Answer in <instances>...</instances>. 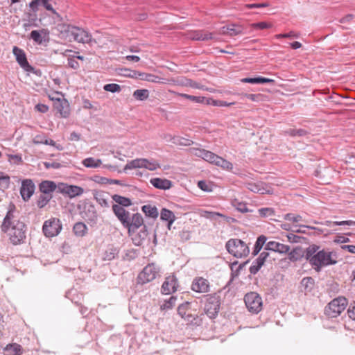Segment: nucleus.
I'll list each match as a JSON object with an SVG mask.
<instances>
[{"mask_svg": "<svg viewBox=\"0 0 355 355\" xmlns=\"http://www.w3.org/2000/svg\"><path fill=\"white\" fill-rule=\"evenodd\" d=\"M242 83H251V84H264V83H274L273 79L264 78V77H256V78H245L241 79Z\"/></svg>", "mask_w": 355, "mask_h": 355, "instance_id": "30", "label": "nucleus"}, {"mask_svg": "<svg viewBox=\"0 0 355 355\" xmlns=\"http://www.w3.org/2000/svg\"><path fill=\"white\" fill-rule=\"evenodd\" d=\"M150 182L154 187L162 190L169 189L172 187V182L167 179L154 178L150 179Z\"/></svg>", "mask_w": 355, "mask_h": 355, "instance_id": "26", "label": "nucleus"}, {"mask_svg": "<svg viewBox=\"0 0 355 355\" xmlns=\"http://www.w3.org/2000/svg\"><path fill=\"white\" fill-rule=\"evenodd\" d=\"M45 139H47L45 135H38L33 139V143L35 144H44Z\"/></svg>", "mask_w": 355, "mask_h": 355, "instance_id": "63", "label": "nucleus"}, {"mask_svg": "<svg viewBox=\"0 0 355 355\" xmlns=\"http://www.w3.org/2000/svg\"><path fill=\"white\" fill-rule=\"evenodd\" d=\"M112 200L117 203L116 205H119L123 207H128L132 205V202L130 198L121 196L119 195H113Z\"/></svg>", "mask_w": 355, "mask_h": 355, "instance_id": "39", "label": "nucleus"}, {"mask_svg": "<svg viewBox=\"0 0 355 355\" xmlns=\"http://www.w3.org/2000/svg\"><path fill=\"white\" fill-rule=\"evenodd\" d=\"M232 205L241 213H245L249 211L247 207V205L245 202H240L236 199H234L232 201Z\"/></svg>", "mask_w": 355, "mask_h": 355, "instance_id": "49", "label": "nucleus"}, {"mask_svg": "<svg viewBox=\"0 0 355 355\" xmlns=\"http://www.w3.org/2000/svg\"><path fill=\"white\" fill-rule=\"evenodd\" d=\"M29 6L33 12H36L38 10L39 6H42L46 10L51 11L53 14H57L52 5L49 3V0H32L29 3Z\"/></svg>", "mask_w": 355, "mask_h": 355, "instance_id": "23", "label": "nucleus"}, {"mask_svg": "<svg viewBox=\"0 0 355 355\" xmlns=\"http://www.w3.org/2000/svg\"><path fill=\"white\" fill-rule=\"evenodd\" d=\"M61 32L66 33L67 36L72 37L75 41L82 43H89L92 36L85 30L71 25H63Z\"/></svg>", "mask_w": 355, "mask_h": 355, "instance_id": "4", "label": "nucleus"}, {"mask_svg": "<svg viewBox=\"0 0 355 355\" xmlns=\"http://www.w3.org/2000/svg\"><path fill=\"white\" fill-rule=\"evenodd\" d=\"M93 194L95 200L101 207L105 208L110 207L111 195L109 192L102 190H94Z\"/></svg>", "mask_w": 355, "mask_h": 355, "instance_id": "20", "label": "nucleus"}, {"mask_svg": "<svg viewBox=\"0 0 355 355\" xmlns=\"http://www.w3.org/2000/svg\"><path fill=\"white\" fill-rule=\"evenodd\" d=\"M206 150H207L200 149V148H191V152L192 154H193L194 155H196L197 157H201L202 159L205 157V154L206 153Z\"/></svg>", "mask_w": 355, "mask_h": 355, "instance_id": "60", "label": "nucleus"}, {"mask_svg": "<svg viewBox=\"0 0 355 355\" xmlns=\"http://www.w3.org/2000/svg\"><path fill=\"white\" fill-rule=\"evenodd\" d=\"M347 313L351 319L355 320V302L349 305L347 310Z\"/></svg>", "mask_w": 355, "mask_h": 355, "instance_id": "62", "label": "nucleus"}, {"mask_svg": "<svg viewBox=\"0 0 355 355\" xmlns=\"http://www.w3.org/2000/svg\"><path fill=\"white\" fill-rule=\"evenodd\" d=\"M245 187L254 193H264L265 189L263 187L262 182H250L245 183Z\"/></svg>", "mask_w": 355, "mask_h": 355, "instance_id": "33", "label": "nucleus"}, {"mask_svg": "<svg viewBox=\"0 0 355 355\" xmlns=\"http://www.w3.org/2000/svg\"><path fill=\"white\" fill-rule=\"evenodd\" d=\"M190 303L187 302L185 303H183L180 304L178 308V314L182 318L187 320H190V318L192 317L191 314H187V310L188 307L189 306Z\"/></svg>", "mask_w": 355, "mask_h": 355, "instance_id": "43", "label": "nucleus"}, {"mask_svg": "<svg viewBox=\"0 0 355 355\" xmlns=\"http://www.w3.org/2000/svg\"><path fill=\"white\" fill-rule=\"evenodd\" d=\"M52 197H53L52 195L48 196V195H45L44 193L40 194V196L38 197L37 202H36L37 206L40 209L44 208L50 202Z\"/></svg>", "mask_w": 355, "mask_h": 355, "instance_id": "46", "label": "nucleus"}, {"mask_svg": "<svg viewBox=\"0 0 355 355\" xmlns=\"http://www.w3.org/2000/svg\"><path fill=\"white\" fill-rule=\"evenodd\" d=\"M10 184V177L0 172V188L8 189Z\"/></svg>", "mask_w": 355, "mask_h": 355, "instance_id": "55", "label": "nucleus"}, {"mask_svg": "<svg viewBox=\"0 0 355 355\" xmlns=\"http://www.w3.org/2000/svg\"><path fill=\"white\" fill-rule=\"evenodd\" d=\"M44 164V166H45L46 168H55V169H58V168H60L62 167V165L60 163H58V162H45L43 163Z\"/></svg>", "mask_w": 355, "mask_h": 355, "instance_id": "61", "label": "nucleus"}, {"mask_svg": "<svg viewBox=\"0 0 355 355\" xmlns=\"http://www.w3.org/2000/svg\"><path fill=\"white\" fill-rule=\"evenodd\" d=\"M205 104L212 105L214 106L218 107H225V106H231L235 104L234 102L227 103L224 101L220 100H214L213 98H206Z\"/></svg>", "mask_w": 355, "mask_h": 355, "instance_id": "44", "label": "nucleus"}, {"mask_svg": "<svg viewBox=\"0 0 355 355\" xmlns=\"http://www.w3.org/2000/svg\"><path fill=\"white\" fill-rule=\"evenodd\" d=\"M9 162H12L15 164L22 163V158L20 155H8Z\"/></svg>", "mask_w": 355, "mask_h": 355, "instance_id": "58", "label": "nucleus"}, {"mask_svg": "<svg viewBox=\"0 0 355 355\" xmlns=\"http://www.w3.org/2000/svg\"><path fill=\"white\" fill-rule=\"evenodd\" d=\"M220 309L219 297L215 295L207 296L204 311L210 318H215L218 313Z\"/></svg>", "mask_w": 355, "mask_h": 355, "instance_id": "11", "label": "nucleus"}, {"mask_svg": "<svg viewBox=\"0 0 355 355\" xmlns=\"http://www.w3.org/2000/svg\"><path fill=\"white\" fill-rule=\"evenodd\" d=\"M221 33L224 35L235 36L243 33V28L241 26L231 24L227 26H223L222 28Z\"/></svg>", "mask_w": 355, "mask_h": 355, "instance_id": "27", "label": "nucleus"}, {"mask_svg": "<svg viewBox=\"0 0 355 355\" xmlns=\"http://www.w3.org/2000/svg\"><path fill=\"white\" fill-rule=\"evenodd\" d=\"M35 186L31 179H25L21 182L20 194L24 201H28L34 193Z\"/></svg>", "mask_w": 355, "mask_h": 355, "instance_id": "16", "label": "nucleus"}, {"mask_svg": "<svg viewBox=\"0 0 355 355\" xmlns=\"http://www.w3.org/2000/svg\"><path fill=\"white\" fill-rule=\"evenodd\" d=\"M336 253L328 249H321L315 244L310 245L305 250V259L316 271H321L323 267L337 263Z\"/></svg>", "mask_w": 355, "mask_h": 355, "instance_id": "2", "label": "nucleus"}, {"mask_svg": "<svg viewBox=\"0 0 355 355\" xmlns=\"http://www.w3.org/2000/svg\"><path fill=\"white\" fill-rule=\"evenodd\" d=\"M144 223V219L142 216L139 214H134L132 216H130L129 224L126 228L128 229L129 232H135L138 228L141 227Z\"/></svg>", "mask_w": 355, "mask_h": 355, "instance_id": "25", "label": "nucleus"}, {"mask_svg": "<svg viewBox=\"0 0 355 355\" xmlns=\"http://www.w3.org/2000/svg\"><path fill=\"white\" fill-rule=\"evenodd\" d=\"M149 96V91L146 89H137L133 93V97L138 101L146 100Z\"/></svg>", "mask_w": 355, "mask_h": 355, "instance_id": "47", "label": "nucleus"}, {"mask_svg": "<svg viewBox=\"0 0 355 355\" xmlns=\"http://www.w3.org/2000/svg\"><path fill=\"white\" fill-rule=\"evenodd\" d=\"M15 212L16 207L11 202L1 225V230L8 234L10 242L16 245L25 243L28 227L23 220L18 218Z\"/></svg>", "mask_w": 355, "mask_h": 355, "instance_id": "1", "label": "nucleus"}, {"mask_svg": "<svg viewBox=\"0 0 355 355\" xmlns=\"http://www.w3.org/2000/svg\"><path fill=\"white\" fill-rule=\"evenodd\" d=\"M138 235L139 237V241H137L136 238L134 239V241H135V243L136 245H139L141 244V241L144 240L148 235L147 229L145 225L143 227L142 230L140 231V232L138 234Z\"/></svg>", "mask_w": 355, "mask_h": 355, "instance_id": "57", "label": "nucleus"}, {"mask_svg": "<svg viewBox=\"0 0 355 355\" xmlns=\"http://www.w3.org/2000/svg\"><path fill=\"white\" fill-rule=\"evenodd\" d=\"M203 159L224 169L230 170L233 167L231 162L209 150H206Z\"/></svg>", "mask_w": 355, "mask_h": 355, "instance_id": "14", "label": "nucleus"}, {"mask_svg": "<svg viewBox=\"0 0 355 355\" xmlns=\"http://www.w3.org/2000/svg\"><path fill=\"white\" fill-rule=\"evenodd\" d=\"M300 37V33L294 32V31H290L288 33H283V34H278L275 35V37L277 39L280 38H298Z\"/></svg>", "mask_w": 355, "mask_h": 355, "instance_id": "56", "label": "nucleus"}, {"mask_svg": "<svg viewBox=\"0 0 355 355\" xmlns=\"http://www.w3.org/2000/svg\"><path fill=\"white\" fill-rule=\"evenodd\" d=\"M178 286V284L176 277L174 275L168 276L165 279L162 286V293L165 295H168L175 292Z\"/></svg>", "mask_w": 355, "mask_h": 355, "instance_id": "18", "label": "nucleus"}, {"mask_svg": "<svg viewBox=\"0 0 355 355\" xmlns=\"http://www.w3.org/2000/svg\"><path fill=\"white\" fill-rule=\"evenodd\" d=\"M94 180L99 184H111V179L96 175L94 176Z\"/></svg>", "mask_w": 355, "mask_h": 355, "instance_id": "59", "label": "nucleus"}, {"mask_svg": "<svg viewBox=\"0 0 355 355\" xmlns=\"http://www.w3.org/2000/svg\"><path fill=\"white\" fill-rule=\"evenodd\" d=\"M139 78L142 80H146L150 83H162V78H160L155 74L142 73L139 74Z\"/></svg>", "mask_w": 355, "mask_h": 355, "instance_id": "34", "label": "nucleus"}, {"mask_svg": "<svg viewBox=\"0 0 355 355\" xmlns=\"http://www.w3.org/2000/svg\"><path fill=\"white\" fill-rule=\"evenodd\" d=\"M22 347L17 343L8 344L4 348L5 355H21Z\"/></svg>", "mask_w": 355, "mask_h": 355, "instance_id": "29", "label": "nucleus"}, {"mask_svg": "<svg viewBox=\"0 0 355 355\" xmlns=\"http://www.w3.org/2000/svg\"><path fill=\"white\" fill-rule=\"evenodd\" d=\"M284 218L286 220L291 221L293 223H297L304 221V219L302 216L298 215V214H295L293 213H288V214H285L284 216Z\"/></svg>", "mask_w": 355, "mask_h": 355, "instance_id": "51", "label": "nucleus"}, {"mask_svg": "<svg viewBox=\"0 0 355 355\" xmlns=\"http://www.w3.org/2000/svg\"><path fill=\"white\" fill-rule=\"evenodd\" d=\"M49 31L44 28L33 30L30 33V39L38 44H42L43 42H49Z\"/></svg>", "mask_w": 355, "mask_h": 355, "instance_id": "21", "label": "nucleus"}, {"mask_svg": "<svg viewBox=\"0 0 355 355\" xmlns=\"http://www.w3.org/2000/svg\"><path fill=\"white\" fill-rule=\"evenodd\" d=\"M174 94L176 96H181L186 99H189V100H190L193 102H195L196 103H205V104L206 98L205 97L196 96L189 95L187 94L177 93V92H174Z\"/></svg>", "mask_w": 355, "mask_h": 355, "instance_id": "42", "label": "nucleus"}, {"mask_svg": "<svg viewBox=\"0 0 355 355\" xmlns=\"http://www.w3.org/2000/svg\"><path fill=\"white\" fill-rule=\"evenodd\" d=\"M244 301L249 311L254 313H259L262 309V299L260 295L251 292L245 295Z\"/></svg>", "mask_w": 355, "mask_h": 355, "instance_id": "10", "label": "nucleus"}, {"mask_svg": "<svg viewBox=\"0 0 355 355\" xmlns=\"http://www.w3.org/2000/svg\"><path fill=\"white\" fill-rule=\"evenodd\" d=\"M62 230V223L59 218H51L44 221L42 232L46 237L57 236Z\"/></svg>", "mask_w": 355, "mask_h": 355, "instance_id": "9", "label": "nucleus"}, {"mask_svg": "<svg viewBox=\"0 0 355 355\" xmlns=\"http://www.w3.org/2000/svg\"><path fill=\"white\" fill-rule=\"evenodd\" d=\"M191 37L195 40L207 41L212 39V34L202 31H197L191 34Z\"/></svg>", "mask_w": 355, "mask_h": 355, "instance_id": "31", "label": "nucleus"}, {"mask_svg": "<svg viewBox=\"0 0 355 355\" xmlns=\"http://www.w3.org/2000/svg\"><path fill=\"white\" fill-rule=\"evenodd\" d=\"M83 164L87 168H96L101 164V160L96 159L94 157H88L83 161Z\"/></svg>", "mask_w": 355, "mask_h": 355, "instance_id": "45", "label": "nucleus"}, {"mask_svg": "<svg viewBox=\"0 0 355 355\" xmlns=\"http://www.w3.org/2000/svg\"><path fill=\"white\" fill-rule=\"evenodd\" d=\"M177 300V297L175 296H171L168 300H164L163 304L161 305L160 308L162 310H168L171 309L175 304Z\"/></svg>", "mask_w": 355, "mask_h": 355, "instance_id": "50", "label": "nucleus"}, {"mask_svg": "<svg viewBox=\"0 0 355 355\" xmlns=\"http://www.w3.org/2000/svg\"><path fill=\"white\" fill-rule=\"evenodd\" d=\"M265 250L279 252V254H286L290 251V246L271 241L266 243Z\"/></svg>", "mask_w": 355, "mask_h": 355, "instance_id": "22", "label": "nucleus"}, {"mask_svg": "<svg viewBox=\"0 0 355 355\" xmlns=\"http://www.w3.org/2000/svg\"><path fill=\"white\" fill-rule=\"evenodd\" d=\"M39 190L42 193L50 196L55 190L58 191V185L53 181L43 180L39 184Z\"/></svg>", "mask_w": 355, "mask_h": 355, "instance_id": "24", "label": "nucleus"}, {"mask_svg": "<svg viewBox=\"0 0 355 355\" xmlns=\"http://www.w3.org/2000/svg\"><path fill=\"white\" fill-rule=\"evenodd\" d=\"M202 216L207 219L212 220H216L218 217H225L224 215H223L222 214H220L218 212H214V211H205Z\"/></svg>", "mask_w": 355, "mask_h": 355, "instance_id": "53", "label": "nucleus"}, {"mask_svg": "<svg viewBox=\"0 0 355 355\" xmlns=\"http://www.w3.org/2000/svg\"><path fill=\"white\" fill-rule=\"evenodd\" d=\"M267 238L264 235L259 236L254 244L252 251V255L256 256L262 249L263 246L266 244Z\"/></svg>", "mask_w": 355, "mask_h": 355, "instance_id": "36", "label": "nucleus"}, {"mask_svg": "<svg viewBox=\"0 0 355 355\" xmlns=\"http://www.w3.org/2000/svg\"><path fill=\"white\" fill-rule=\"evenodd\" d=\"M160 218L162 220L168 221L170 220L171 223H173L175 220V216L173 211L166 208H163L161 210L160 213Z\"/></svg>", "mask_w": 355, "mask_h": 355, "instance_id": "40", "label": "nucleus"}, {"mask_svg": "<svg viewBox=\"0 0 355 355\" xmlns=\"http://www.w3.org/2000/svg\"><path fill=\"white\" fill-rule=\"evenodd\" d=\"M227 252L236 258L247 257L250 250L247 244L239 239H231L225 244Z\"/></svg>", "mask_w": 355, "mask_h": 355, "instance_id": "3", "label": "nucleus"}, {"mask_svg": "<svg viewBox=\"0 0 355 355\" xmlns=\"http://www.w3.org/2000/svg\"><path fill=\"white\" fill-rule=\"evenodd\" d=\"M12 53L15 57L17 62L24 71L34 73L37 76L41 75L42 73L40 69H35L29 64L26 54L22 49L17 46H14L12 48Z\"/></svg>", "mask_w": 355, "mask_h": 355, "instance_id": "6", "label": "nucleus"}, {"mask_svg": "<svg viewBox=\"0 0 355 355\" xmlns=\"http://www.w3.org/2000/svg\"><path fill=\"white\" fill-rule=\"evenodd\" d=\"M78 209L82 217L89 222H95L97 218L96 211L94 205L88 200L83 201L78 205Z\"/></svg>", "mask_w": 355, "mask_h": 355, "instance_id": "12", "label": "nucleus"}, {"mask_svg": "<svg viewBox=\"0 0 355 355\" xmlns=\"http://www.w3.org/2000/svg\"><path fill=\"white\" fill-rule=\"evenodd\" d=\"M191 289L197 293H207L209 291V283L203 277H196L193 280Z\"/></svg>", "mask_w": 355, "mask_h": 355, "instance_id": "19", "label": "nucleus"}, {"mask_svg": "<svg viewBox=\"0 0 355 355\" xmlns=\"http://www.w3.org/2000/svg\"><path fill=\"white\" fill-rule=\"evenodd\" d=\"M159 272V267L155 263L148 264L138 275L137 284H144L154 280Z\"/></svg>", "mask_w": 355, "mask_h": 355, "instance_id": "7", "label": "nucleus"}, {"mask_svg": "<svg viewBox=\"0 0 355 355\" xmlns=\"http://www.w3.org/2000/svg\"><path fill=\"white\" fill-rule=\"evenodd\" d=\"M266 261V260H265L263 258L259 256V257L253 261L252 266L250 267V272L253 275L257 274L261 266L264 264Z\"/></svg>", "mask_w": 355, "mask_h": 355, "instance_id": "37", "label": "nucleus"}, {"mask_svg": "<svg viewBox=\"0 0 355 355\" xmlns=\"http://www.w3.org/2000/svg\"><path fill=\"white\" fill-rule=\"evenodd\" d=\"M258 212L262 217H270L275 215V210L271 207H263L259 209Z\"/></svg>", "mask_w": 355, "mask_h": 355, "instance_id": "54", "label": "nucleus"}, {"mask_svg": "<svg viewBox=\"0 0 355 355\" xmlns=\"http://www.w3.org/2000/svg\"><path fill=\"white\" fill-rule=\"evenodd\" d=\"M137 168H145L149 171H155L160 168L159 164L155 159L139 158L131 160L123 166V171Z\"/></svg>", "mask_w": 355, "mask_h": 355, "instance_id": "8", "label": "nucleus"}, {"mask_svg": "<svg viewBox=\"0 0 355 355\" xmlns=\"http://www.w3.org/2000/svg\"><path fill=\"white\" fill-rule=\"evenodd\" d=\"M301 287L305 293L311 292L313 288L315 280L311 277H304L301 281Z\"/></svg>", "mask_w": 355, "mask_h": 355, "instance_id": "32", "label": "nucleus"}, {"mask_svg": "<svg viewBox=\"0 0 355 355\" xmlns=\"http://www.w3.org/2000/svg\"><path fill=\"white\" fill-rule=\"evenodd\" d=\"M198 186L200 189H202L204 191H211L210 186L205 181H203V180L199 181L198 182Z\"/></svg>", "mask_w": 355, "mask_h": 355, "instance_id": "64", "label": "nucleus"}, {"mask_svg": "<svg viewBox=\"0 0 355 355\" xmlns=\"http://www.w3.org/2000/svg\"><path fill=\"white\" fill-rule=\"evenodd\" d=\"M347 300L344 297H338L331 300L324 309V314L329 318H336L345 309Z\"/></svg>", "mask_w": 355, "mask_h": 355, "instance_id": "5", "label": "nucleus"}, {"mask_svg": "<svg viewBox=\"0 0 355 355\" xmlns=\"http://www.w3.org/2000/svg\"><path fill=\"white\" fill-rule=\"evenodd\" d=\"M84 190L82 187L76 185H69L64 183H59L58 184V192L67 194L70 198H73L81 195Z\"/></svg>", "mask_w": 355, "mask_h": 355, "instance_id": "15", "label": "nucleus"}, {"mask_svg": "<svg viewBox=\"0 0 355 355\" xmlns=\"http://www.w3.org/2000/svg\"><path fill=\"white\" fill-rule=\"evenodd\" d=\"M141 210L146 216L151 217L153 218H156L159 214L157 207L150 205H144L141 207Z\"/></svg>", "mask_w": 355, "mask_h": 355, "instance_id": "35", "label": "nucleus"}, {"mask_svg": "<svg viewBox=\"0 0 355 355\" xmlns=\"http://www.w3.org/2000/svg\"><path fill=\"white\" fill-rule=\"evenodd\" d=\"M170 141L173 144L179 146H190L193 144L191 140L180 136H170Z\"/></svg>", "mask_w": 355, "mask_h": 355, "instance_id": "38", "label": "nucleus"}, {"mask_svg": "<svg viewBox=\"0 0 355 355\" xmlns=\"http://www.w3.org/2000/svg\"><path fill=\"white\" fill-rule=\"evenodd\" d=\"M87 226L82 222L75 223L73 227L74 234L78 236H83L86 234Z\"/></svg>", "mask_w": 355, "mask_h": 355, "instance_id": "41", "label": "nucleus"}, {"mask_svg": "<svg viewBox=\"0 0 355 355\" xmlns=\"http://www.w3.org/2000/svg\"><path fill=\"white\" fill-rule=\"evenodd\" d=\"M288 259L292 262L299 261L303 257H305V251L303 250L302 247L294 248L291 252H288Z\"/></svg>", "mask_w": 355, "mask_h": 355, "instance_id": "28", "label": "nucleus"}, {"mask_svg": "<svg viewBox=\"0 0 355 355\" xmlns=\"http://www.w3.org/2000/svg\"><path fill=\"white\" fill-rule=\"evenodd\" d=\"M243 96L254 102L263 101L266 98V96L261 94H243Z\"/></svg>", "mask_w": 355, "mask_h": 355, "instance_id": "52", "label": "nucleus"}, {"mask_svg": "<svg viewBox=\"0 0 355 355\" xmlns=\"http://www.w3.org/2000/svg\"><path fill=\"white\" fill-rule=\"evenodd\" d=\"M50 99L53 101V109L56 114H59L60 117L67 118L70 114V106L69 101L65 98H52Z\"/></svg>", "mask_w": 355, "mask_h": 355, "instance_id": "13", "label": "nucleus"}, {"mask_svg": "<svg viewBox=\"0 0 355 355\" xmlns=\"http://www.w3.org/2000/svg\"><path fill=\"white\" fill-rule=\"evenodd\" d=\"M112 211L124 227L130 225V214L129 211H126L124 207L119 205H112Z\"/></svg>", "mask_w": 355, "mask_h": 355, "instance_id": "17", "label": "nucleus"}, {"mask_svg": "<svg viewBox=\"0 0 355 355\" xmlns=\"http://www.w3.org/2000/svg\"><path fill=\"white\" fill-rule=\"evenodd\" d=\"M72 52L71 50H67L65 51L66 55L68 56V66L69 67L73 69H78L80 67V64L76 60L74 55H71L70 54H68V53Z\"/></svg>", "mask_w": 355, "mask_h": 355, "instance_id": "48", "label": "nucleus"}]
</instances>
